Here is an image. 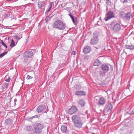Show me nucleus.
<instances>
[{"label": "nucleus", "mask_w": 134, "mask_h": 134, "mask_svg": "<svg viewBox=\"0 0 134 134\" xmlns=\"http://www.w3.org/2000/svg\"><path fill=\"white\" fill-rule=\"evenodd\" d=\"M85 93L84 92V96L85 95Z\"/></svg>", "instance_id": "52"}, {"label": "nucleus", "mask_w": 134, "mask_h": 134, "mask_svg": "<svg viewBox=\"0 0 134 134\" xmlns=\"http://www.w3.org/2000/svg\"><path fill=\"white\" fill-rule=\"evenodd\" d=\"M43 126L41 124L38 123L34 125L33 132L34 133L40 134L42 132Z\"/></svg>", "instance_id": "3"}, {"label": "nucleus", "mask_w": 134, "mask_h": 134, "mask_svg": "<svg viewBox=\"0 0 134 134\" xmlns=\"http://www.w3.org/2000/svg\"><path fill=\"white\" fill-rule=\"evenodd\" d=\"M87 111H86V112H85V113H86V114H87Z\"/></svg>", "instance_id": "45"}, {"label": "nucleus", "mask_w": 134, "mask_h": 134, "mask_svg": "<svg viewBox=\"0 0 134 134\" xmlns=\"http://www.w3.org/2000/svg\"><path fill=\"white\" fill-rule=\"evenodd\" d=\"M46 108L45 105H39L36 109V111L39 114H41L44 111Z\"/></svg>", "instance_id": "7"}, {"label": "nucleus", "mask_w": 134, "mask_h": 134, "mask_svg": "<svg viewBox=\"0 0 134 134\" xmlns=\"http://www.w3.org/2000/svg\"><path fill=\"white\" fill-rule=\"evenodd\" d=\"M14 102H16L17 101V99H15L14 100Z\"/></svg>", "instance_id": "42"}, {"label": "nucleus", "mask_w": 134, "mask_h": 134, "mask_svg": "<svg viewBox=\"0 0 134 134\" xmlns=\"http://www.w3.org/2000/svg\"><path fill=\"white\" fill-rule=\"evenodd\" d=\"M113 108L112 105L110 103L107 104L105 106L104 109V111L106 113H110Z\"/></svg>", "instance_id": "6"}, {"label": "nucleus", "mask_w": 134, "mask_h": 134, "mask_svg": "<svg viewBox=\"0 0 134 134\" xmlns=\"http://www.w3.org/2000/svg\"><path fill=\"white\" fill-rule=\"evenodd\" d=\"M101 64V63L98 59H96L94 63V66H98L100 65Z\"/></svg>", "instance_id": "18"}, {"label": "nucleus", "mask_w": 134, "mask_h": 134, "mask_svg": "<svg viewBox=\"0 0 134 134\" xmlns=\"http://www.w3.org/2000/svg\"><path fill=\"white\" fill-rule=\"evenodd\" d=\"M76 95L78 96H82L84 95V91H77L75 93Z\"/></svg>", "instance_id": "21"}, {"label": "nucleus", "mask_w": 134, "mask_h": 134, "mask_svg": "<svg viewBox=\"0 0 134 134\" xmlns=\"http://www.w3.org/2000/svg\"><path fill=\"white\" fill-rule=\"evenodd\" d=\"M27 60H26V59H24V62H27Z\"/></svg>", "instance_id": "43"}, {"label": "nucleus", "mask_w": 134, "mask_h": 134, "mask_svg": "<svg viewBox=\"0 0 134 134\" xmlns=\"http://www.w3.org/2000/svg\"><path fill=\"white\" fill-rule=\"evenodd\" d=\"M8 85L7 84L4 83L2 86V89L3 90H6L8 88Z\"/></svg>", "instance_id": "25"}, {"label": "nucleus", "mask_w": 134, "mask_h": 134, "mask_svg": "<svg viewBox=\"0 0 134 134\" xmlns=\"http://www.w3.org/2000/svg\"><path fill=\"white\" fill-rule=\"evenodd\" d=\"M77 109L74 107H72L69 110V113L70 114H72L75 113L77 111Z\"/></svg>", "instance_id": "12"}, {"label": "nucleus", "mask_w": 134, "mask_h": 134, "mask_svg": "<svg viewBox=\"0 0 134 134\" xmlns=\"http://www.w3.org/2000/svg\"><path fill=\"white\" fill-rule=\"evenodd\" d=\"M40 116H38V115H35L34 116H32L31 118H30V119H32L33 118H39Z\"/></svg>", "instance_id": "30"}, {"label": "nucleus", "mask_w": 134, "mask_h": 134, "mask_svg": "<svg viewBox=\"0 0 134 134\" xmlns=\"http://www.w3.org/2000/svg\"><path fill=\"white\" fill-rule=\"evenodd\" d=\"M87 35H86L85 37V38H86L87 37Z\"/></svg>", "instance_id": "47"}, {"label": "nucleus", "mask_w": 134, "mask_h": 134, "mask_svg": "<svg viewBox=\"0 0 134 134\" xmlns=\"http://www.w3.org/2000/svg\"><path fill=\"white\" fill-rule=\"evenodd\" d=\"M107 17L105 19V20L106 21L114 17V12L112 11L108 12L107 14Z\"/></svg>", "instance_id": "9"}, {"label": "nucleus", "mask_w": 134, "mask_h": 134, "mask_svg": "<svg viewBox=\"0 0 134 134\" xmlns=\"http://www.w3.org/2000/svg\"><path fill=\"white\" fill-rule=\"evenodd\" d=\"M84 12H85V10H84Z\"/></svg>", "instance_id": "53"}, {"label": "nucleus", "mask_w": 134, "mask_h": 134, "mask_svg": "<svg viewBox=\"0 0 134 134\" xmlns=\"http://www.w3.org/2000/svg\"><path fill=\"white\" fill-rule=\"evenodd\" d=\"M125 47L126 49H129L131 50L134 49V46L131 44L130 45H126Z\"/></svg>", "instance_id": "20"}, {"label": "nucleus", "mask_w": 134, "mask_h": 134, "mask_svg": "<svg viewBox=\"0 0 134 134\" xmlns=\"http://www.w3.org/2000/svg\"><path fill=\"white\" fill-rule=\"evenodd\" d=\"M7 52H5L1 54H0V58H2L4 55L6 54H7Z\"/></svg>", "instance_id": "29"}, {"label": "nucleus", "mask_w": 134, "mask_h": 134, "mask_svg": "<svg viewBox=\"0 0 134 134\" xmlns=\"http://www.w3.org/2000/svg\"><path fill=\"white\" fill-rule=\"evenodd\" d=\"M29 134H33L32 133H29Z\"/></svg>", "instance_id": "49"}, {"label": "nucleus", "mask_w": 134, "mask_h": 134, "mask_svg": "<svg viewBox=\"0 0 134 134\" xmlns=\"http://www.w3.org/2000/svg\"><path fill=\"white\" fill-rule=\"evenodd\" d=\"M87 118H88V115H87Z\"/></svg>", "instance_id": "48"}, {"label": "nucleus", "mask_w": 134, "mask_h": 134, "mask_svg": "<svg viewBox=\"0 0 134 134\" xmlns=\"http://www.w3.org/2000/svg\"><path fill=\"white\" fill-rule=\"evenodd\" d=\"M132 13L131 12H128L125 14L124 19L126 20H130Z\"/></svg>", "instance_id": "15"}, {"label": "nucleus", "mask_w": 134, "mask_h": 134, "mask_svg": "<svg viewBox=\"0 0 134 134\" xmlns=\"http://www.w3.org/2000/svg\"><path fill=\"white\" fill-rule=\"evenodd\" d=\"M100 68L104 71L106 72L108 71L109 67V65L104 64L102 65Z\"/></svg>", "instance_id": "10"}, {"label": "nucleus", "mask_w": 134, "mask_h": 134, "mask_svg": "<svg viewBox=\"0 0 134 134\" xmlns=\"http://www.w3.org/2000/svg\"><path fill=\"white\" fill-rule=\"evenodd\" d=\"M99 73L101 75H103V74H105V73L104 72H102L101 71H99Z\"/></svg>", "instance_id": "38"}, {"label": "nucleus", "mask_w": 134, "mask_h": 134, "mask_svg": "<svg viewBox=\"0 0 134 134\" xmlns=\"http://www.w3.org/2000/svg\"><path fill=\"white\" fill-rule=\"evenodd\" d=\"M10 77H9L8 79H6L5 80V81L6 82H9L10 81Z\"/></svg>", "instance_id": "36"}, {"label": "nucleus", "mask_w": 134, "mask_h": 134, "mask_svg": "<svg viewBox=\"0 0 134 134\" xmlns=\"http://www.w3.org/2000/svg\"><path fill=\"white\" fill-rule=\"evenodd\" d=\"M45 5L44 2L40 1L38 2V9H42L43 8H44Z\"/></svg>", "instance_id": "13"}, {"label": "nucleus", "mask_w": 134, "mask_h": 134, "mask_svg": "<svg viewBox=\"0 0 134 134\" xmlns=\"http://www.w3.org/2000/svg\"><path fill=\"white\" fill-rule=\"evenodd\" d=\"M83 52H84V49H83Z\"/></svg>", "instance_id": "51"}, {"label": "nucleus", "mask_w": 134, "mask_h": 134, "mask_svg": "<svg viewBox=\"0 0 134 134\" xmlns=\"http://www.w3.org/2000/svg\"><path fill=\"white\" fill-rule=\"evenodd\" d=\"M121 26L119 24L117 23L114 25L113 27V30L115 32L119 31L121 29Z\"/></svg>", "instance_id": "11"}, {"label": "nucleus", "mask_w": 134, "mask_h": 134, "mask_svg": "<svg viewBox=\"0 0 134 134\" xmlns=\"http://www.w3.org/2000/svg\"><path fill=\"white\" fill-rule=\"evenodd\" d=\"M50 19L51 18L49 17H47L45 19L46 22L47 23H48V21L50 20Z\"/></svg>", "instance_id": "32"}, {"label": "nucleus", "mask_w": 134, "mask_h": 134, "mask_svg": "<svg viewBox=\"0 0 134 134\" xmlns=\"http://www.w3.org/2000/svg\"><path fill=\"white\" fill-rule=\"evenodd\" d=\"M1 43L3 46L5 44V43L2 40V41L1 42Z\"/></svg>", "instance_id": "39"}, {"label": "nucleus", "mask_w": 134, "mask_h": 134, "mask_svg": "<svg viewBox=\"0 0 134 134\" xmlns=\"http://www.w3.org/2000/svg\"><path fill=\"white\" fill-rule=\"evenodd\" d=\"M10 50H8V51H9Z\"/></svg>", "instance_id": "55"}, {"label": "nucleus", "mask_w": 134, "mask_h": 134, "mask_svg": "<svg viewBox=\"0 0 134 134\" xmlns=\"http://www.w3.org/2000/svg\"><path fill=\"white\" fill-rule=\"evenodd\" d=\"M72 120L75 127L80 128L82 127L83 123L81 122L80 118L77 115H73L72 118Z\"/></svg>", "instance_id": "2"}, {"label": "nucleus", "mask_w": 134, "mask_h": 134, "mask_svg": "<svg viewBox=\"0 0 134 134\" xmlns=\"http://www.w3.org/2000/svg\"><path fill=\"white\" fill-rule=\"evenodd\" d=\"M32 78V77L29 76V75H27L26 77V79L27 80H29Z\"/></svg>", "instance_id": "34"}, {"label": "nucleus", "mask_w": 134, "mask_h": 134, "mask_svg": "<svg viewBox=\"0 0 134 134\" xmlns=\"http://www.w3.org/2000/svg\"><path fill=\"white\" fill-rule=\"evenodd\" d=\"M12 120L10 118L6 119L5 121V124L7 125H10L12 124Z\"/></svg>", "instance_id": "16"}, {"label": "nucleus", "mask_w": 134, "mask_h": 134, "mask_svg": "<svg viewBox=\"0 0 134 134\" xmlns=\"http://www.w3.org/2000/svg\"><path fill=\"white\" fill-rule=\"evenodd\" d=\"M84 35V33H83V35H82V37H83V35Z\"/></svg>", "instance_id": "46"}, {"label": "nucleus", "mask_w": 134, "mask_h": 134, "mask_svg": "<svg viewBox=\"0 0 134 134\" xmlns=\"http://www.w3.org/2000/svg\"><path fill=\"white\" fill-rule=\"evenodd\" d=\"M128 0H120L121 2L122 3H124L126 2Z\"/></svg>", "instance_id": "35"}, {"label": "nucleus", "mask_w": 134, "mask_h": 134, "mask_svg": "<svg viewBox=\"0 0 134 134\" xmlns=\"http://www.w3.org/2000/svg\"><path fill=\"white\" fill-rule=\"evenodd\" d=\"M78 103L81 106H84V100L83 99H81L79 100Z\"/></svg>", "instance_id": "27"}, {"label": "nucleus", "mask_w": 134, "mask_h": 134, "mask_svg": "<svg viewBox=\"0 0 134 134\" xmlns=\"http://www.w3.org/2000/svg\"><path fill=\"white\" fill-rule=\"evenodd\" d=\"M61 131L63 132H65L67 130V126H66L63 125L61 126Z\"/></svg>", "instance_id": "19"}, {"label": "nucleus", "mask_w": 134, "mask_h": 134, "mask_svg": "<svg viewBox=\"0 0 134 134\" xmlns=\"http://www.w3.org/2000/svg\"><path fill=\"white\" fill-rule=\"evenodd\" d=\"M6 15V16L8 17L10 16V14L8 13V14H7Z\"/></svg>", "instance_id": "40"}, {"label": "nucleus", "mask_w": 134, "mask_h": 134, "mask_svg": "<svg viewBox=\"0 0 134 134\" xmlns=\"http://www.w3.org/2000/svg\"><path fill=\"white\" fill-rule=\"evenodd\" d=\"M25 130L27 131H32V127L30 126H27L25 127Z\"/></svg>", "instance_id": "26"}, {"label": "nucleus", "mask_w": 134, "mask_h": 134, "mask_svg": "<svg viewBox=\"0 0 134 134\" xmlns=\"http://www.w3.org/2000/svg\"><path fill=\"white\" fill-rule=\"evenodd\" d=\"M125 14V13L124 11H121L119 13L120 16L123 19H124Z\"/></svg>", "instance_id": "24"}, {"label": "nucleus", "mask_w": 134, "mask_h": 134, "mask_svg": "<svg viewBox=\"0 0 134 134\" xmlns=\"http://www.w3.org/2000/svg\"><path fill=\"white\" fill-rule=\"evenodd\" d=\"M76 52L75 51H73L71 53V54L73 55H75L76 54Z\"/></svg>", "instance_id": "37"}, {"label": "nucleus", "mask_w": 134, "mask_h": 134, "mask_svg": "<svg viewBox=\"0 0 134 134\" xmlns=\"http://www.w3.org/2000/svg\"><path fill=\"white\" fill-rule=\"evenodd\" d=\"M91 49L90 46H87L84 47V53L87 54L90 52Z\"/></svg>", "instance_id": "14"}, {"label": "nucleus", "mask_w": 134, "mask_h": 134, "mask_svg": "<svg viewBox=\"0 0 134 134\" xmlns=\"http://www.w3.org/2000/svg\"><path fill=\"white\" fill-rule=\"evenodd\" d=\"M22 36L21 35V37H18V36L17 35H15L14 36V38L15 39L17 40L18 42L19 40H20L21 39V38H22Z\"/></svg>", "instance_id": "28"}, {"label": "nucleus", "mask_w": 134, "mask_h": 134, "mask_svg": "<svg viewBox=\"0 0 134 134\" xmlns=\"http://www.w3.org/2000/svg\"><path fill=\"white\" fill-rule=\"evenodd\" d=\"M33 55V53L31 51H26L24 53L23 57L25 58H31Z\"/></svg>", "instance_id": "8"}, {"label": "nucleus", "mask_w": 134, "mask_h": 134, "mask_svg": "<svg viewBox=\"0 0 134 134\" xmlns=\"http://www.w3.org/2000/svg\"><path fill=\"white\" fill-rule=\"evenodd\" d=\"M3 46H4L6 48H7V45H6V44H5L3 45Z\"/></svg>", "instance_id": "41"}, {"label": "nucleus", "mask_w": 134, "mask_h": 134, "mask_svg": "<svg viewBox=\"0 0 134 134\" xmlns=\"http://www.w3.org/2000/svg\"><path fill=\"white\" fill-rule=\"evenodd\" d=\"M16 102H14V106H15L16 105Z\"/></svg>", "instance_id": "44"}, {"label": "nucleus", "mask_w": 134, "mask_h": 134, "mask_svg": "<svg viewBox=\"0 0 134 134\" xmlns=\"http://www.w3.org/2000/svg\"><path fill=\"white\" fill-rule=\"evenodd\" d=\"M83 29H84V27L83 28Z\"/></svg>", "instance_id": "54"}, {"label": "nucleus", "mask_w": 134, "mask_h": 134, "mask_svg": "<svg viewBox=\"0 0 134 134\" xmlns=\"http://www.w3.org/2000/svg\"><path fill=\"white\" fill-rule=\"evenodd\" d=\"M106 3L107 5H110L111 4V2L110 0H107Z\"/></svg>", "instance_id": "31"}, {"label": "nucleus", "mask_w": 134, "mask_h": 134, "mask_svg": "<svg viewBox=\"0 0 134 134\" xmlns=\"http://www.w3.org/2000/svg\"><path fill=\"white\" fill-rule=\"evenodd\" d=\"M75 88L79 90L81 88V86L80 85H76L74 86Z\"/></svg>", "instance_id": "33"}, {"label": "nucleus", "mask_w": 134, "mask_h": 134, "mask_svg": "<svg viewBox=\"0 0 134 134\" xmlns=\"http://www.w3.org/2000/svg\"><path fill=\"white\" fill-rule=\"evenodd\" d=\"M53 3V2L50 3L49 5V6L48 7V8L47 9L46 12V13H47L50 11L52 8Z\"/></svg>", "instance_id": "22"}, {"label": "nucleus", "mask_w": 134, "mask_h": 134, "mask_svg": "<svg viewBox=\"0 0 134 134\" xmlns=\"http://www.w3.org/2000/svg\"><path fill=\"white\" fill-rule=\"evenodd\" d=\"M16 43L15 44L14 41L13 40V39H12L10 42V46L11 48H12L14 46L16 45Z\"/></svg>", "instance_id": "23"}, {"label": "nucleus", "mask_w": 134, "mask_h": 134, "mask_svg": "<svg viewBox=\"0 0 134 134\" xmlns=\"http://www.w3.org/2000/svg\"><path fill=\"white\" fill-rule=\"evenodd\" d=\"M133 39L134 40V37L133 38Z\"/></svg>", "instance_id": "56"}, {"label": "nucleus", "mask_w": 134, "mask_h": 134, "mask_svg": "<svg viewBox=\"0 0 134 134\" xmlns=\"http://www.w3.org/2000/svg\"><path fill=\"white\" fill-rule=\"evenodd\" d=\"M52 26L54 28L63 30L65 28L66 25L63 22L60 20H58L54 22L52 25Z\"/></svg>", "instance_id": "1"}, {"label": "nucleus", "mask_w": 134, "mask_h": 134, "mask_svg": "<svg viewBox=\"0 0 134 134\" xmlns=\"http://www.w3.org/2000/svg\"><path fill=\"white\" fill-rule=\"evenodd\" d=\"M95 99L97 101L98 100V104L99 106H103L106 103V100L103 97H100L98 96H96L95 97Z\"/></svg>", "instance_id": "4"}, {"label": "nucleus", "mask_w": 134, "mask_h": 134, "mask_svg": "<svg viewBox=\"0 0 134 134\" xmlns=\"http://www.w3.org/2000/svg\"><path fill=\"white\" fill-rule=\"evenodd\" d=\"M93 38L91 40L90 42L91 44L92 45L96 44L98 41L97 35L96 33H93Z\"/></svg>", "instance_id": "5"}, {"label": "nucleus", "mask_w": 134, "mask_h": 134, "mask_svg": "<svg viewBox=\"0 0 134 134\" xmlns=\"http://www.w3.org/2000/svg\"><path fill=\"white\" fill-rule=\"evenodd\" d=\"M88 34H90V33H88Z\"/></svg>", "instance_id": "50"}, {"label": "nucleus", "mask_w": 134, "mask_h": 134, "mask_svg": "<svg viewBox=\"0 0 134 134\" xmlns=\"http://www.w3.org/2000/svg\"><path fill=\"white\" fill-rule=\"evenodd\" d=\"M69 15L72 19L73 23L74 24H76L77 23V18L76 17H74L71 13L69 14Z\"/></svg>", "instance_id": "17"}]
</instances>
